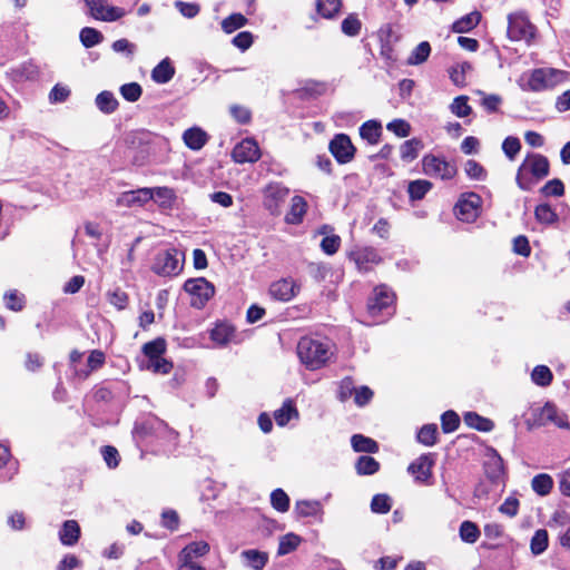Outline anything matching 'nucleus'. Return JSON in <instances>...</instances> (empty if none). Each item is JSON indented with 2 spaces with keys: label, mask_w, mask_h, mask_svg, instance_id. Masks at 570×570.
<instances>
[{
  "label": "nucleus",
  "mask_w": 570,
  "mask_h": 570,
  "mask_svg": "<svg viewBox=\"0 0 570 570\" xmlns=\"http://www.w3.org/2000/svg\"><path fill=\"white\" fill-rule=\"evenodd\" d=\"M297 354L307 368L317 370L332 357L333 351L328 342L303 337L297 344Z\"/></svg>",
  "instance_id": "nucleus-1"
},
{
  "label": "nucleus",
  "mask_w": 570,
  "mask_h": 570,
  "mask_svg": "<svg viewBox=\"0 0 570 570\" xmlns=\"http://www.w3.org/2000/svg\"><path fill=\"white\" fill-rule=\"evenodd\" d=\"M548 174V159L540 154H528L518 169L515 181L521 189L529 190Z\"/></svg>",
  "instance_id": "nucleus-2"
},
{
  "label": "nucleus",
  "mask_w": 570,
  "mask_h": 570,
  "mask_svg": "<svg viewBox=\"0 0 570 570\" xmlns=\"http://www.w3.org/2000/svg\"><path fill=\"white\" fill-rule=\"evenodd\" d=\"M568 81H570L568 71L554 68H538L530 73L527 86L529 90L538 92L552 89Z\"/></svg>",
  "instance_id": "nucleus-3"
},
{
  "label": "nucleus",
  "mask_w": 570,
  "mask_h": 570,
  "mask_svg": "<svg viewBox=\"0 0 570 570\" xmlns=\"http://www.w3.org/2000/svg\"><path fill=\"white\" fill-rule=\"evenodd\" d=\"M535 35L537 28L530 22L524 12L519 11L508 16V37L510 40L531 43Z\"/></svg>",
  "instance_id": "nucleus-4"
},
{
  "label": "nucleus",
  "mask_w": 570,
  "mask_h": 570,
  "mask_svg": "<svg viewBox=\"0 0 570 570\" xmlns=\"http://www.w3.org/2000/svg\"><path fill=\"white\" fill-rule=\"evenodd\" d=\"M184 289L191 296L190 304L202 308L214 296L215 287L204 277L187 279Z\"/></svg>",
  "instance_id": "nucleus-5"
},
{
  "label": "nucleus",
  "mask_w": 570,
  "mask_h": 570,
  "mask_svg": "<svg viewBox=\"0 0 570 570\" xmlns=\"http://www.w3.org/2000/svg\"><path fill=\"white\" fill-rule=\"evenodd\" d=\"M151 268L159 276L177 275L183 268V254L177 249L158 253Z\"/></svg>",
  "instance_id": "nucleus-6"
},
{
  "label": "nucleus",
  "mask_w": 570,
  "mask_h": 570,
  "mask_svg": "<svg viewBox=\"0 0 570 570\" xmlns=\"http://www.w3.org/2000/svg\"><path fill=\"white\" fill-rule=\"evenodd\" d=\"M394 294L385 286L376 287L367 304L370 316H390L393 313Z\"/></svg>",
  "instance_id": "nucleus-7"
},
{
  "label": "nucleus",
  "mask_w": 570,
  "mask_h": 570,
  "mask_svg": "<svg viewBox=\"0 0 570 570\" xmlns=\"http://www.w3.org/2000/svg\"><path fill=\"white\" fill-rule=\"evenodd\" d=\"M481 203V197L474 193L462 194L454 207V213L462 222H474L480 215Z\"/></svg>",
  "instance_id": "nucleus-8"
},
{
  "label": "nucleus",
  "mask_w": 570,
  "mask_h": 570,
  "mask_svg": "<svg viewBox=\"0 0 570 570\" xmlns=\"http://www.w3.org/2000/svg\"><path fill=\"white\" fill-rule=\"evenodd\" d=\"M423 171L441 179H452L456 174L455 165L433 155H426L422 160Z\"/></svg>",
  "instance_id": "nucleus-9"
},
{
  "label": "nucleus",
  "mask_w": 570,
  "mask_h": 570,
  "mask_svg": "<svg viewBox=\"0 0 570 570\" xmlns=\"http://www.w3.org/2000/svg\"><path fill=\"white\" fill-rule=\"evenodd\" d=\"M90 16L100 21L112 22L126 16V10L120 7L109 6L107 0H85Z\"/></svg>",
  "instance_id": "nucleus-10"
},
{
  "label": "nucleus",
  "mask_w": 570,
  "mask_h": 570,
  "mask_svg": "<svg viewBox=\"0 0 570 570\" xmlns=\"http://www.w3.org/2000/svg\"><path fill=\"white\" fill-rule=\"evenodd\" d=\"M347 256L360 272H368L382 262L376 249L372 247L355 246L347 253Z\"/></svg>",
  "instance_id": "nucleus-11"
},
{
  "label": "nucleus",
  "mask_w": 570,
  "mask_h": 570,
  "mask_svg": "<svg viewBox=\"0 0 570 570\" xmlns=\"http://www.w3.org/2000/svg\"><path fill=\"white\" fill-rule=\"evenodd\" d=\"M435 463V455L432 453H425L413 461L409 468V473L414 480L422 484H429V480L432 476V468Z\"/></svg>",
  "instance_id": "nucleus-12"
},
{
  "label": "nucleus",
  "mask_w": 570,
  "mask_h": 570,
  "mask_svg": "<svg viewBox=\"0 0 570 570\" xmlns=\"http://www.w3.org/2000/svg\"><path fill=\"white\" fill-rule=\"evenodd\" d=\"M235 163H255L261 158V150L253 138H245L238 142L232 153Z\"/></svg>",
  "instance_id": "nucleus-13"
},
{
  "label": "nucleus",
  "mask_w": 570,
  "mask_h": 570,
  "mask_svg": "<svg viewBox=\"0 0 570 570\" xmlns=\"http://www.w3.org/2000/svg\"><path fill=\"white\" fill-rule=\"evenodd\" d=\"M330 151L340 164H346L352 160L355 148L348 136L340 134L331 140Z\"/></svg>",
  "instance_id": "nucleus-14"
},
{
  "label": "nucleus",
  "mask_w": 570,
  "mask_h": 570,
  "mask_svg": "<svg viewBox=\"0 0 570 570\" xmlns=\"http://www.w3.org/2000/svg\"><path fill=\"white\" fill-rule=\"evenodd\" d=\"M288 195V189L278 183L269 184L264 191V206L275 215L279 213L281 204Z\"/></svg>",
  "instance_id": "nucleus-15"
},
{
  "label": "nucleus",
  "mask_w": 570,
  "mask_h": 570,
  "mask_svg": "<svg viewBox=\"0 0 570 570\" xmlns=\"http://www.w3.org/2000/svg\"><path fill=\"white\" fill-rule=\"evenodd\" d=\"M154 199V193L150 188H139L120 194L116 200L118 207H141Z\"/></svg>",
  "instance_id": "nucleus-16"
},
{
  "label": "nucleus",
  "mask_w": 570,
  "mask_h": 570,
  "mask_svg": "<svg viewBox=\"0 0 570 570\" xmlns=\"http://www.w3.org/2000/svg\"><path fill=\"white\" fill-rule=\"evenodd\" d=\"M210 338L217 346H226L229 343L238 344L242 341L235 327L227 322L217 323L210 331Z\"/></svg>",
  "instance_id": "nucleus-17"
},
{
  "label": "nucleus",
  "mask_w": 570,
  "mask_h": 570,
  "mask_svg": "<svg viewBox=\"0 0 570 570\" xmlns=\"http://www.w3.org/2000/svg\"><path fill=\"white\" fill-rule=\"evenodd\" d=\"M298 286L292 278H282L274 282L269 287V294L273 298L282 302H288L296 296Z\"/></svg>",
  "instance_id": "nucleus-18"
},
{
  "label": "nucleus",
  "mask_w": 570,
  "mask_h": 570,
  "mask_svg": "<svg viewBox=\"0 0 570 570\" xmlns=\"http://www.w3.org/2000/svg\"><path fill=\"white\" fill-rule=\"evenodd\" d=\"M540 421L542 423H553L560 429H569V422L566 415L551 403H546L540 411Z\"/></svg>",
  "instance_id": "nucleus-19"
},
{
  "label": "nucleus",
  "mask_w": 570,
  "mask_h": 570,
  "mask_svg": "<svg viewBox=\"0 0 570 570\" xmlns=\"http://www.w3.org/2000/svg\"><path fill=\"white\" fill-rule=\"evenodd\" d=\"M244 564L253 570H263L268 562V553L265 551L248 549L240 553Z\"/></svg>",
  "instance_id": "nucleus-20"
},
{
  "label": "nucleus",
  "mask_w": 570,
  "mask_h": 570,
  "mask_svg": "<svg viewBox=\"0 0 570 570\" xmlns=\"http://www.w3.org/2000/svg\"><path fill=\"white\" fill-rule=\"evenodd\" d=\"M80 538V527L76 520L63 522L59 531V540L63 546L73 547Z\"/></svg>",
  "instance_id": "nucleus-21"
},
{
  "label": "nucleus",
  "mask_w": 570,
  "mask_h": 570,
  "mask_svg": "<svg viewBox=\"0 0 570 570\" xmlns=\"http://www.w3.org/2000/svg\"><path fill=\"white\" fill-rule=\"evenodd\" d=\"M294 512L298 518L322 517L323 505L317 500H298L295 503Z\"/></svg>",
  "instance_id": "nucleus-22"
},
{
  "label": "nucleus",
  "mask_w": 570,
  "mask_h": 570,
  "mask_svg": "<svg viewBox=\"0 0 570 570\" xmlns=\"http://www.w3.org/2000/svg\"><path fill=\"white\" fill-rule=\"evenodd\" d=\"M183 140L188 148L199 150L207 142L208 136L202 128L193 127L184 131Z\"/></svg>",
  "instance_id": "nucleus-23"
},
{
  "label": "nucleus",
  "mask_w": 570,
  "mask_h": 570,
  "mask_svg": "<svg viewBox=\"0 0 570 570\" xmlns=\"http://www.w3.org/2000/svg\"><path fill=\"white\" fill-rule=\"evenodd\" d=\"M307 204L301 196H294L291 203V209L285 216V220L288 224L296 225L303 220L306 213Z\"/></svg>",
  "instance_id": "nucleus-24"
},
{
  "label": "nucleus",
  "mask_w": 570,
  "mask_h": 570,
  "mask_svg": "<svg viewBox=\"0 0 570 570\" xmlns=\"http://www.w3.org/2000/svg\"><path fill=\"white\" fill-rule=\"evenodd\" d=\"M175 75V69L168 58L161 60L151 71V78L157 83H167Z\"/></svg>",
  "instance_id": "nucleus-25"
},
{
  "label": "nucleus",
  "mask_w": 570,
  "mask_h": 570,
  "mask_svg": "<svg viewBox=\"0 0 570 570\" xmlns=\"http://www.w3.org/2000/svg\"><path fill=\"white\" fill-rule=\"evenodd\" d=\"M480 20L481 13L479 11H473L456 20L453 23L452 29L456 33L469 32L479 24Z\"/></svg>",
  "instance_id": "nucleus-26"
},
{
  "label": "nucleus",
  "mask_w": 570,
  "mask_h": 570,
  "mask_svg": "<svg viewBox=\"0 0 570 570\" xmlns=\"http://www.w3.org/2000/svg\"><path fill=\"white\" fill-rule=\"evenodd\" d=\"M382 134V126L375 120L364 122L360 128L361 137L371 145L379 142Z\"/></svg>",
  "instance_id": "nucleus-27"
},
{
  "label": "nucleus",
  "mask_w": 570,
  "mask_h": 570,
  "mask_svg": "<svg viewBox=\"0 0 570 570\" xmlns=\"http://www.w3.org/2000/svg\"><path fill=\"white\" fill-rule=\"evenodd\" d=\"M154 193V199L159 205V207L164 209H170L173 208L176 195L175 191L171 188L168 187H156L150 188Z\"/></svg>",
  "instance_id": "nucleus-28"
},
{
  "label": "nucleus",
  "mask_w": 570,
  "mask_h": 570,
  "mask_svg": "<svg viewBox=\"0 0 570 570\" xmlns=\"http://www.w3.org/2000/svg\"><path fill=\"white\" fill-rule=\"evenodd\" d=\"M464 423L478 431L489 432L493 429V422L475 412H466L463 416Z\"/></svg>",
  "instance_id": "nucleus-29"
},
{
  "label": "nucleus",
  "mask_w": 570,
  "mask_h": 570,
  "mask_svg": "<svg viewBox=\"0 0 570 570\" xmlns=\"http://www.w3.org/2000/svg\"><path fill=\"white\" fill-rule=\"evenodd\" d=\"M96 106L104 114H112L118 108V100L111 91H101L96 97Z\"/></svg>",
  "instance_id": "nucleus-30"
},
{
  "label": "nucleus",
  "mask_w": 570,
  "mask_h": 570,
  "mask_svg": "<svg viewBox=\"0 0 570 570\" xmlns=\"http://www.w3.org/2000/svg\"><path fill=\"white\" fill-rule=\"evenodd\" d=\"M531 488L537 494L546 497L553 488V479L547 473L537 474L531 481Z\"/></svg>",
  "instance_id": "nucleus-31"
},
{
  "label": "nucleus",
  "mask_w": 570,
  "mask_h": 570,
  "mask_svg": "<svg viewBox=\"0 0 570 570\" xmlns=\"http://www.w3.org/2000/svg\"><path fill=\"white\" fill-rule=\"evenodd\" d=\"M302 538L293 532L286 533L279 538L277 554L286 556L298 548Z\"/></svg>",
  "instance_id": "nucleus-32"
},
{
  "label": "nucleus",
  "mask_w": 570,
  "mask_h": 570,
  "mask_svg": "<svg viewBox=\"0 0 570 570\" xmlns=\"http://www.w3.org/2000/svg\"><path fill=\"white\" fill-rule=\"evenodd\" d=\"M352 448L356 452L375 453L379 450L377 443L371 438L362 434H354L351 439Z\"/></svg>",
  "instance_id": "nucleus-33"
},
{
  "label": "nucleus",
  "mask_w": 570,
  "mask_h": 570,
  "mask_svg": "<svg viewBox=\"0 0 570 570\" xmlns=\"http://www.w3.org/2000/svg\"><path fill=\"white\" fill-rule=\"evenodd\" d=\"M423 145L419 139H410L404 141L400 148V155L402 160L412 161L419 156V151Z\"/></svg>",
  "instance_id": "nucleus-34"
},
{
  "label": "nucleus",
  "mask_w": 570,
  "mask_h": 570,
  "mask_svg": "<svg viewBox=\"0 0 570 570\" xmlns=\"http://www.w3.org/2000/svg\"><path fill=\"white\" fill-rule=\"evenodd\" d=\"M298 412L292 401L284 402L283 406L274 412V419L279 426H284L288 421L297 416Z\"/></svg>",
  "instance_id": "nucleus-35"
},
{
  "label": "nucleus",
  "mask_w": 570,
  "mask_h": 570,
  "mask_svg": "<svg viewBox=\"0 0 570 570\" xmlns=\"http://www.w3.org/2000/svg\"><path fill=\"white\" fill-rule=\"evenodd\" d=\"M431 53V46L429 42L423 41L419 43L407 58V65L416 66L424 62Z\"/></svg>",
  "instance_id": "nucleus-36"
},
{
  "label": "nucleus",
  "mask_w": 570,
  "mask_h": 570,
  "mask_svg": "<svg viewBox=\"0 0 570 570\" xmlns=\"http://www.w3.org/2000/svg\"><path fill=\"white\" fill-rule=\"evenodd\" d=\"M80 41L86 48H92L104 40V36L95 28L85 27L80 31Z\"/></svg>",
  "instance_id": "nucleus-37"
},
{
  "label": "nucleus",
  "mask_w": 570,
  "mask_h": 570,
  "mask_svg": "<svg viewBox=\"0 0 570 570\" xmlns=\"http://www.w3.org/2000/svg\"><path fill=\"white\" fill-rule=\"evenodd\" d=\"M460 538L466 543H475L480 538V530L472 521H463L460 525Z\"/></svg>",
  "instance_id": "nucleus-38"
},
{
  "label": "nucleus",
  "mask_w": 570,
  "mask_h": 570,
  "mask_svg": "<svg viewBox=\"0 0 570 570\" xmlns=\"http://www.w3.org/2000/svg\"><path fill=\"white\" fill-rule=\"evenodd\" d=\"M341 6V0H317L316 3L318 13L326 19H331L338 13Z\"/></svg>",
  "instance_id": "nucleus-39"
},
{
  "label": "nucleus",
  "mask_w": 570,
  "mask_h": 570,
  "mask_svg": "<svg viewBox=\"0 0 570 570\" xmlns=\"http://www.w3.org/2000/svg\"><path fill=\"white\" fill-rule=\"evenodd\" d=\"M355 468L358 474L371 475L379 470L380 464L374 458L362 455L358 458Z\"/></svg>",
  "instance_id": "nucleus-40"
},
{
  "label": "nucleus",
  "mask_w": 570,
  "mask_h": 570,
  "mask_svg": "<svg viewBox=\"0 0 570 570\" xmlns=\"http://www.w3.org/2000/svg\"><path fill=\"white\" fill-rule=\"evenodd\" d=\"M247 23V18L242 13H233L222 21V29L232 33Z\"/></svg>",
  "instance_id": "nucleus-41"
},
{
  "label": "nucleus",
  "mask_w": 570,
  "mask_h": 570,
  "mask_svg": "<svg viewBox=\"0 0 570 570\" xmlns=\"http://www.w3.org/2000/svg\"><path fill=\"white\" fill-rule=\"evenodd\" d=\"M271 504L276 511L285 513L289 509V498L284 490L275 489L271 493Z\"/></svg>",
  "instance_id": "nucleus-42"
},
{
  "label": "nucleus",
  "mask_w": 570,
  "mask_h": 570,
  "mask_svg": "<svg viewBox=\"0 0 570 570\" xmlns=\"http://www.w3.org/2000/svg\"><path fill=\"white\" fill-rule=\"evenodd\" d=\"M432 188V184L424 179L411 181L407 188L411 199H422L426 193Z\"/></svg>",
  "instance_id": "nucleus-43"
},
{
  "label": "nucleus",
  "mask_w": 570,
  "mask_h": 570,
  "mask_svg": "<svg viewBox=\"0 0 570 570\" xmlns=\"http://www.w3.org/2000/svg\"><path fill=\"white\" fill-rule=\"evenodd\" d=\"M552 372L546 365H538L531 373V380L539 386H548L552 381Z\"/></svg>",
  "instance_id": "nucleus-44"
},
{
  "label": "nucleus",
  "mask_w": 570,
  "mask_h": 570,
  "mask_svg": "<svg viewBox=\"0 0 570 570\" xmlns=\"http://www.w3.org/2000/svg\"><path fill=\"white\" fill-rule=\"evenodd\" d=\"M533 554H541L548 548V532L543 529L537 530L530 543Z\"/></svg>",
  "instance_id": "nucleus-45"
},
{
  "label": "nucleus",
  "mask_w": 570,
  "mask_h": 570,
  "mask_svg": "<svg viewBox=\"0 0 570 570\" xmlns=\"http://www.w3.org/2000/svg\"><path fill=\"white\" fill-rule=\"evenodd\" d=\"M362 23L356 14L352 13L348 14L343 21H342V31L344 35L348 37H355L361 31Z\"/></svg>",
  "instance_id": "nucleus-46"
},
{
  "label": "nucleus",
  "mask_w": 570,
  "mask_h": 570,
  "mask_svg": "<svg viewBox=\"0 0 570 570\" xmlns=\"http://www.w3.org/2000/svg\"><path fill=\"white\" fill-rule=\"evenodd\" d=\"M534 215L537 220L542 224H553L558 219V215L548 204H541L537 206Z\"/></svg>",
  "instance_id": "nucleus-47"
},
{
  "label": "nucleus",
  "mask_w": 570,
  "mask_h": 570,
  "mask_svg": "<svg viewBox=\"0 0 570 570\" xmlns=\"http://www.w3.org/2000/svg\"><path fill=\"white\" fill-rule=\"evenodd\" d=\"M438 428L435 424H428L421 428L417 433V441L426 446L436 442Z\"/></svg>",
  "instance_id": "nucleus-48"
},
{
  "label": "nucleus",
  "mask_w": 570,
  "mask_h": 570,
  "mask_svg": "<svg viewBox=\"0 0 570 570\" xmlns=\"http://www.w3.org/2000/svg\"><path fill=\"white\" fill-rule=\"evenodd\" d=\"M107 301L118 311H121L127 307L129 298L126 292L117 288L107 293Z\"/></svg>",
  "instance_id": "nucleus-49"
},
{
  "label": "nucleus",
  "mask_w": 570,
  "mask_h": 570,
  "mask_svg": "<svg viewBox=\"0 0 570 570\" xmlns=\"http://www.w3.org/2000/svg\"><path fill=\"white\" fill-rule=\"evenodd\" d=\"M209 551V544L205 541H196L186 546L180 552L184 553V558L186 556H190L191 558H198L207 554Z\"/></svg>",
  "instance_id": "nucleus-50"
},
{
  "label": "nucleus",
  "mask_w": 570,
  "mask_h": 570,
  "mask_svg": "<svg viewBox=\"0 0 570 570\" xmlns=\"http://www.w3.org/2000/svg\"><path fill=\"white\" fill-rule=\"evenodd\" d=\"M165 352V342L163 340H155L144 345V353L148 361L163 357Z\"/></svg>",
  "instance_id": "nucleus-51"
},
{
  "label": "nucleus",
  "mask_w": 570,
  "mask_h": 570,
  "mask_svg": "<svg viewBox=\"0 0 570 570\" xmlns=\"http://www.w3.org/2000/svg\"><path fill=\"white\" fill-rule=\"evenodd\" d=\"M120 94L127 101L135 102L140 98L142 89L139 83L129 82L120 87Z\"/></svg>",
  "instance_id": "nucleus-52"
},
{
  "label": "nucleus",
  "mask_w": 570,
  "mask_h": 570,
  "mask_svg": "<svg viewBox=\"0 0 570 570\" xmlns=\"http://www.w3.org/2000/svg\"><path fill=\"white\" fill-rule=\"evenodd\" d=\"M460 424V417L454 411H446L441 416V425L444 433L454 432Z\"/></svg>",
  "instance_id": "nucleus-53"
},
{
  "label": "nucleus",
  "mask_w": 570,
  "mask_h": 570,
  "mask_svg": "<svg viewBox=\"0 0 570 570\" xmlns=\"http://www.w3.org/2000/svg\"><path fill=\"white\" fill-rule=\"evenodd\" d=\"M521 149V142L517 137H507L502 144V150L504 155L510 159L514 160Z\"/></svg>",
  "instance_id": "nucleus-54"
},
{
  "label": "nucleus",
  "mask_w": 570,
  "mask_h": 570,
  "mask_svg": "<svg viewBox=\"0 0 570 570\" xmlns=\"http://www.w3.org/2000/svg\"><path fill=\"white\" fill-rule=\"evenodd\" d=\"M464 171L466 175L476 180H483L487 177L485 169L475 160L470 159L464 165Z\"/></svg>",
  "instance_id": "nucleus-55"
},
{
  "label": "nucleus",
  "mask_w": 570,
  "mask_h": 570,
  "mask_svg": "<svg viewBox=\"0 0 570 570\" xmlns=\"http://www.w3.org/2000/svg\"><path fill=\"white\" fill-rule=\"evenodd\" d=\"M371 509L374 513H387L391 509V499L386 494H376L371 502Z\"/></svg>",
  "instance_id": "nucleus-56"
},
{
  "label": "nucleus",
  "mask_w": 570,
  "mask_h": 570,
  "mask_svg": "<svg viewBox=\"0 0 570 570\" xmlns=\"http://www.w3.org/2000/svg\"><path fill=\"white\" fill-rule=\"evenodd\" d=\"M386 128L401 138L407 137L411 131L410 124L404 119H394L387 124Z\"/></svg>",
  "instance_id": "nucleus-57"
},
{
  "label": "nucleus",
  "mask_w": 570,
  "mask_h": 570,
  "mask_svg": "<svg viewBox=\"0 0 570 570\" xmlns=\"http://www.w3.org/2000/svg\"><path fill=\"white\" fill-rule=\"evenodd\" d=\"M451 111L458 117H466L471 112V107L468 105L465 96L456 97L451 104Z\"/></svg>",
  "instance_id": "nucleus-58"
},
{
  "label": "nucleus",
  "mask_w": 570,
  "mask_h": 570,
  "mask_svg": "<svg viewBox=\"0 0 570 570\" xmlns=\"http://www.w3.org/2000/svg\"><path fill=\"white\" fill-rule=\"evenodd\" d=\"M341 245V238L337 235L325 236L321 242L322 250L327 255L335 254Z\"/></svg>",
  "instance_id": "nucleus-59"
},
{
  "label": "nucleus",
  "mask_w": 570,
  "mask_h": 570,
  "mask_svg": "<svg viewBox=\"0 0 570 570\" xmlns=\"http://www.w3.org/2000/svg\"><path fill=\"white\" fill-rule=\"evenodd\" d=\"M146 367L154 373L167 374L171 370L173 365L166 358L159 357L148 361Z\"/></svg>",
  "instance_id": "nucleus-60"
},
{
  "label": "nucleus",
  "mask_w": 570,
  "mask_h": 570,
  "mask_svg": "<svg viewBox=\"0 0 570 570\" xmlns=\"http://www.w3.org/2000/svg\"><path fill=\"white\" fill-rule=\"evenodd\" d=\"M307 272L311 277H313L317 282H322L326 278L328 274V267L324 263H309L307 266Z\"/></svg>",
  "instance_id": "nucleus-61"
},
{
  "label": "nucleus",
  "mask_w": 570,
  "mask_h": 570,
  "mask_svg": "<svg viewBox=\"0 0 570 570\" xmlns=\"http://www.w3.org/2000/svg\"><path fill=\"white\" fill-rule=\"evenodd\" d=\"M70 95V89L67 86L57 83L49 94V100L52 104L63 102Z\"/></svg>",
  "instance_id": "nucleus-62"
},
{
  "label": "nucleus",
  "mask_w": 570,
  "mask_h": 570,
  "mask_svg": "<svg viewBox=\"0 0 570 570\" xmlns=\"http://www.w3.org/2000/svg\"><path fill=\"white\" fill-rule=\"evenodd\" d=\"M81 561L75 554H66L58 563L57 570H75L81 567Z\"/></svg>",
  "instance_id": "nucleus-63"
},
{
  "label": "nucleus",
  "mask_w": 570,
  "mask_h": 570,
  "mask_svg": "<svg viewBox=\"0 0 570 570\" xmlns=\"http://www.w3.org/2000/svg\"><path fill=\"white\" fill-rule=\"evenodd\" d=\"M178 570H205V568L195 561V558H191L190 556H186L184 558L183 552H180L178 556Z\"/></svg>",
  "instance_id": "nucleus-64"
}]
</instances>
